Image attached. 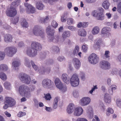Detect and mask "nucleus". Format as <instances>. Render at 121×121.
I'll list each match as a JSON object with an SVG mask.
<instances>
[{
  "instance_id": "obj_24",
  "label": "nucleus",
  "mask_w": 121,
  "mask_h": 121,
  "mask_svg": "<svg viewBox=\"0 0 121 121\" xmlns=\"http://www.w3.org/2000/svg\"><path fill=\"white\" fill-rule=\"evenodd\" d=\"M20 0H14L11 3L10 6L16 8V7L20 5Z\"/></svg>"
},
{
  "instance_id": "obj_51",
  "label": "nucleus",
  "mask_w": 121,
  "mask_h": 121,
  "mask_svg": "<svg viewBox=\"0 0 121 121\" xmlns=\"http://www.w3.org/2000/svg\"><path fill=\"white\" fill-rule=\"evenodd\" d=\"M49 19L48 17V16H47L46 18L44 19L42 18L41 20V22L42 23L43 22L44 23L46 22Z\"/></svg>"
},
{
  "instance_id": "obj_48",
  "label": "nucleus",
  "mask_w": 121,
  "mask_h": 121,
  "mask_svg": "<svg viewBox=\"0 0 121 121\" xmlns=\"http://www.w3.org/2000/svg\"><path fill=\"white\" fill-rule=\"evenodd\" d=\"M31 62L33 68L35 70H37L38 68V66L35 64L34 63L33 61H31Z\"/></svg>"
},
{
  "instance_id": "obj_15",
  "label": "nucleus",
  "mask_w": 121,
  "mask_h": 121,
  "mask_svg": "<svg viewBox=\"0 0 121 121\" xmlns=\"http://www.w3.org/2000/svg\"><path fill=\"white\" fill-rule=\"evenodd\" d=\"M101 67L102 69H109L110 68V65L108 61L103 60L100 63Z\"/></svg>"
},
{
  "instance_id": "obj_19",
  "label": "nucleus",
  "mask_w": 121,
  "mask_h": 121,
  "mask_svg": "<svg viewBox=\"0 0 121 121\" xmlns=\"http://www.w3.org/2000/svg\"><path fill=\"white\" fill-rule=\"evenodd\" d=\"M75 107L73 104L72 103L69 104L67 108V111L68 113L69 114L72 113L75 109Z\"/></svg>"
},
{
  "instance_id": "obj_36",
  "label": "nucleus",
  "mask_w": 121,
  "mask_h": 121,
  "mask_svg": "<svg viewBox=\"0 0 121 121\" xmlns=\"http://www.w3.org/2000/svg\"><path fill=\"white\" fill-rule=\"evenodd\" d=\"M114 111L113 109L110 108H109L107 110L106 115L108 116L110 115V113L112 114L113 113Z\"/></svg>"
},
{
  "instance_id": "obj_1",
  "label": "nucleus",
  "mask_w": 121,
  "mask_h": 121,
  "mask_svg": "<svg viewBox=\"0 0 121 121\" xmlns=\"http://www.w3.org/2000/svg\"><path fill=\"white\" fill-rule=\"evenodd\" d=\"M62 78L63 81L67 84H69L70 81L71 85L72 86L75 87L78 86L79 83V79L78 75L76 74H73L70 78L68 77L66 74L64 73L62 75Z\"/></svg>"
},
{
  "instance_id": "obj_32",
  "label": "nucleus",
  "mask_w": 121,
  "mask_h": 121,
  "mask_svg": "<svg viewBox=\"0 0 121 121\" xmlns=\"http://www.w3.org/2000/svg\"><path fill=\"white\" fill-rule=\"evenodd\" d=\"M22 25L23 27H27L28 26V23L25 19H22Z\"/></svg>"
},
{
  "instance_id": "obj_47",
  "label": "nucleus",
  "mask_w": 121,
  "mask_h": 121,
  "mask_svg": "<svg viewBox=\"0 0 121 121\" xmlns=\"http://www.w3.org/2000/svg\"><path fill=\"white\" fill-rule=\"evenodd\" d=\"M116 103L118 107L121 108V100L120 99H117Z\"/></svg>"
},
{
  "instance_id": "obj_42",
  "label": "nucleus",
  "mask_w": 121,
  "mask_h": 121,
  "mask_svg": "<svg viewBox=\"0 0 121 121\" xmlns=\"http://www.w3.org/2000/svg\"><path fill=\"white\" fill-rule=\"evenodd\" d=\"M82 48L83 52H86L88 49V47L86 45H83Z\"/></svg>"
},
{
  "instance_id": "obj_13",
  "label": "nucleus",
  "mask_w": 121,
  "mask_h": 121,
  "mask_svg": "<svg viewBox=\"0 0 121 121\" xmlns=\"http://www.w3.org/2000/svg\"><path fill=\"white\" fill-rule=\"evenodd\" d=\"M24 5L26 7V11L27 13H33L35 12V8L30 4L25 3H24Z\"/></svg>"
},
{
  "instance_id": "obj_25",
  "label": "nucleus",
  "mask_w": 121,
  "mask_h": 121,
  "mask_svg": "<svg viewBox=\"0 0 121 121\" xmlns=\"http://www.w3.org/2000/svg\"><path fill=\"white\" fill-rule=\"evenodd\" d=\"M87 113L89 114V117L90 118H92L93 116V113L92 108L91 107L88 108Z\"/></svg>"
},
{
  "instance_id": "obj_59",
  "label": "nucleus",
  "mask_w": 121,
  "mask_h": 121,
  "mask_svg": "<svg viewBox=\"0 0 121 121\" xmlns=\"http://www.w3.org/2000/svg\"><path fill=\"white\" fill-rule=\"evenodd\" d=\"M117 86L115 85H112L110 88L113 90L116 89H117Z\"/></svg>"
},
{
  "instance_id": "obj_55",
  "label": "nucleus",
  "mask_w": 121,
  "mask_h": 121,
  "mask_svg": "<svg viewBox=\"0 0 121 121\" xmlns=\"http://www.w3.org/2000/svg\"><path fill=\"white\" fill-rule=\"evenodd\" d=\"M97 88V87L96 85L94 86L92 88L91 90L89 92L90 93H92L95 89Z\"/></svg>"
},
{
  "instance_id": "obj_40",
  "label": "nucleus",
  "mask_w": 121,
  "mask_h": 121,
  "mask_svg": "<svg viewBox=\"0 0 121 121\" xmlns=\"http://www.w3.org/2000/svg\"><path fill=\"white\" fill-rule=\"evenodd\" d=\"M79 50V47L78 46V45L76 46L73 53L74 55H75V54H77Z\"/></svg>"
},
{
  "instance_id": "obj_12",
  "label": "nucleus",
  "mask_w": 121,
  "mask_h": 121,
  "mask_svg": "<svg viewBox=\"0 0 121 121\" xmlns=\"http://www.w3.org/2000/svg\"><path fill=\"white\" fill-rule=\"evenodd\" d=\"M4 103L8 104L9 106V107H13L16 104V101L13 98L8 96L5 97Z\"/></svg>"
},
{
  "instance_id": "obj_17",
  "label": "nucleus",
  "mask_w": 121,
  "mask_h": 121,
  "mask_svg": "<svg viewBox=\"0 0 121 121\" xmlns=\"http://www.w3.org/2000/svg\"><path fill=\"white\" fill-rule=\"evenodd\" d=\"M83 110L81 107H78L74 109V115L77 116H80L82 114Z\"/></svg>"
},
{
  "instance_id": "obj_22",
  "label": "nucleus",
  "mask_w": 121,
  "mask_h": 121,
  "mask_svg": "<svg viewBox=\"0 0 121 121\" xmlns=\"http://www.w3.org/2000/svg\"><path fill=\"white\" fill-rule=\"evenodd\" d=\"M110 5V3L108 0L104 1L102 4V7L105 9H108Z\"/></svg>"
},
{
  "instance_id": "obj_8",
  "label": "nucleus",
  "mask_w": 121,
  "mask_h": 121,
  "mask_svg": "<svg viewBox=\"0 0 121 121\" xmlns=\"http://www.w3.org/2000/svg\"><path fill=\"white\" fill-rule=\"evenodd\" d=\"M6 13L8 16L13 17L16 16L17 13V11L15 8L10 6L9 8L7 9Z\"/></svg>"
},
{
  "instance_id": "obj_49",
  "label": "nucleus",
  "mask_w": 121,
  "mask_h": 121,
  "mask_svg": "<svg viewBox=\"0 0 121 121\" xmlns=\"http://www.w3.org/2000/svg\"><path fill=\"white\" fill-rule=\"evenodd\" d=\"M45 99L47 100H50L51 98V97L50 94H47L45 95Z\"/></svg>"
},
{
  "instance_id": "obj_11",
  "label": "nucleus",
  "mask_w": 121,
  "mask_h": 121,
  "mask_svg": "<svg viewBox=\"0 0 121 121\" xmlns=\"http://www.w3.org/2000/svg\"><path fill=\"white\" fill-rule=\"evenodd\" d=\"M55 83L56 87L59 89L62 90L63 92L66 91L67 87L66 86L63 85L59 78L56 79Z\"/></svg>"
},
{
  "instance_id": "obj_31",
  "label": "nucleus",
  "mask_w": 121,
  "mask_h": 121,
  "mask_svg": "<svg viewBox=\"0 0 121 121\" xmlns=\"http://www.w3.org/2000/svg\"><path fill=\"white\" fill-rule=\"evenodd\" d=\"M8 69L7 66L5 64H2L0 65V70L6 71Z\"/></svg>"
},
{
  "instance_id": "obj_28",
  "label": "nucleus",
  "mask_w": 121,
  "mask_h": 121,
  "mask_svg": "<svg viewBox=\"0 0 121 121\" xmlns=\"http://www.w3.org/2000/svg\"><path fill=\"white\" fill-rule=\"evenodd\" d=\"M44 7V6L43 4L41 3L38 2L36 3V7L37 9L39 10H42L43 9Z\"/></svg>"
},
{
  "instance_id": "obj_9",
  "label": "nucleus",
  "mask_w": 121,
  "mask_h": 121,
  "mask_svg": "<svg viewBox=\"0 0 121 121\" xmlns=\"http://www.w3.org/2000/svg\"><path fill=\"white\" fill-rule=\"evenodd\" d=\"M19 77L24 83L27 84H29L30 82V78L29 76L24 73H20Z\"/></svg>"
},
{
  "instance_id": "obj_41",
  "label": "nucleus",
  "mask_w": 121,
  "mask_h": 121,
  "mask_svg": "<svg viewBox=\"0 0 121 121\" xmlns=\"http://www.w3.org/2000/svg\"><path fill=\"white\" fill-rule=\"evenodd\" d=\"M5 54L3 52L0 51V60H2L4 59Z\"/></svg>"
},
{
  "instance_id": "obj_5",
  "label": "nucleus",
  "mask_w": 121,
  "mask_h": 121,
  "mask_svg": "<svg viewBox=\"0 0 121 121\" xmlns=\"http://www.w3.org/2000/svg\"><path fill=\"white\" fill-rule=\"evenodd\" d=\"M18 91L20 95L23 96L25 95H26L27 94H30L28 87L24 84L19 86Z\"/></svg>"
},
{
  "instance_id": "obj_44",
  "label": "nucleus",
  "mask_w": 121,
  "mask_h": 121,
  "mask_svg": "<svg viewBox=\"0 0 121 121\" xmlns=\"http://www.w3.org/2000/svg\"><path fill=\"white\" fill-rule=\"evenodd\" d=\"M117 8L118 12L119 13H121V2L118 4Z\"/></svg>"
},
{
  "instance_id": "obj_46",
  "label": "nucleus",
  "mask_w": 121,
  "mask_h": 121,
  "mask_svg": "<svg viewBox=\"0 0 121 121\" xmlns=\"http://www.w3.org/2000/svg\"><path fill=\"white\" fill-rule=\"evenodd\" d=\"M26 115V113L22 112H20L17 114V116L18 117H22Z\"/></svg>"
},
{
  "instance_id": "obj_2",
  "label": "nucleus",
  "mask_w": 121,
  "mask_h": 121,
  "mask_svg": "<svg viewBox=\"0 0 121 121\" xmlns=\"http://www.w3.org/2000/svg\"><path fill=\"white\" fill-rule=\"evenodd\" d=\"M31 47V48H28L26 51L27 55L31 57L35 56L37 54V51L40 50L42 49L41 44L36 42H32Z\"/></svg>"
},
{
  "instance_id": "obj_64",
  "label": "nucleus",
  "mask_w": 121,
  "mask_h": 121,
  "mask_svg": "<svg viewBox=\"0 0 121 121\" xmlns=\"http://www.w3.org/2000/svg\"><path fill=\"white\" fill-rule=\"evenodd\" d=\"M72 6V4L70 2L68 3L67 4V7L69 9H70Z\"/></svg>"
},
{
  "instance_id": "obj_61",
  "label": "nucleus",
  "mask_w": 121,
  "mask_h": 121,
  "mask_svg": "<svg viewBox=\"0 0 121 121\" xmlns=\"http://www.w3.org/2000/svg\"><path fill=\"white\" fill-rule=\"evenodd\" d=\"M34 102L35 106H38V100L36 99H34Z\"/></svg>"
},
{
  "instance_id": "obj_56",
  "label": "nucleus",
  "mask_w": 121,
  "mask_h": 121,
  "mask_svg": "<svg viewBox=\"0 0 121 121\" xmlns=\"http://www.w3.org/2000/svg\"><path fill=\"white\" fill-rule=\"evenodd\" d=\"M9 107V106L8 104L6 103L3 106V108L4 109H7Z\"/></svg>"
},
{
  "instance_id": "obj_37",
  "label": "nucleus",
  "mask_w": 121,
  "mask_h": 121,
  "mask_svg": "<svg viewBox=\"0 0 121 121\" xmlns=\"http://www.w3.org/2000/svg\"><path fill=\"white\" fill-rule=\"evenodd\" d=\"M67 23L69 25H71L73 24L74 22V20L72 18H69L67 19Z\"/></svg>"
},
{
  "instance_id": "obj_35",
  "label": "nucleus",
  "mask_w": 121,
  "mask_h": 121,
  "mask_svg": "<svg viewBox=\"0 0 121 121\" xmlns=\"http://www.w3.org/2000/svg\"><path fill=\"white\" fill-rule=\"evenodd\" d=\"M4 85L6 89L8 90L10 89L11 87V85L9 82H5Z\"/></svg>"
},
{
  "instance_id": "obj_21",
  "label": "nucleus",
  "mask_w": 121,
  "mask_h": 121,
  "mask_svg": "<svg viewBox=\"0 0 121 121\" xmlns=\"http://www.w3.org/2000/svg\"><path fill=\"white\" fill-rule=\"evenodd\" d=\"M111 98L109 95L108 94H106L104 96V100L106 103L110 104L111 102Z\"/></svg>"
},
{
  "instance_id": "obj_58",
  "label": "nucleus",
  "mask_w": 121,
  "mask_h": 121,
  "mask_svg": "<svg viewBox=\"0 0 121 121\" xmlns=\"http://www.w3.org/2000/svg\"><path fill=\"white\" fill-rule=\"evenodd\" d=\"M87 22H84L82 23V27L85 28L87 27L88 26V24Z\"/></svg>"
},
{
  "instance_id": "obj_26",
  "label": "nucleus",
  "mask_w": 121,
  "mask_h": 121,
  "mask_svg": "<svg viewBox=\"0 0 121 121\" xmlns=\"http://www.w3.org/2000/svg\"><path fill=\"white\" fill-rule=\"evenodd\" d=\"M70 33L69 31H64L62 35V37L64 39H65L69 37L70 36Z\"/></svg>"
},
{
  "instance_id": "obj_30",
  "label": "nucleus",
  "mask_w": 121,
  "mask_h": 121,
  "mask_svg": "<svg viewBox=\"0 0 121 121\" xmlns=\"http://www.w3.org/2000/svg\"><path fill=\"white\" fill-rule=\"evenodd\" d=\"M110 30V28L109 27H106L103 28L102 29L101 33L103 34H107L109 32Z\"/></svg>"
},
{
  "instance_id": "obj_16",
  "label": "nucleus",
  "mask_w": 121,
  "mask_h": 121,
  "mask_svg": "<svg viewBox=\"0 0 121 121\" xmlns=\"http://www.w3.org/2000/svg\"><path fill=\"white\" fill-rule=\"evenodd\" d=\"M90 101L91 100L89 98L84 97L81 99L80 103L82 106H84L89 104Z\"/></svg>"
},
{
  "instance_id": "obj_43",
  "label": "nucleus",
  "mask_w": 121,
  "mask_h": 121,
  "mask_svg": "<svg viewBox=\"0 0 121 121\" xmlns=\"http://www.w3.org/2000/svg\"><path fill=\"white\" fill-rule=\"evenodd\" d=\"M43 0L44 2L46 3L48 2L50 4H51L53 2L58 1V0Z\"/></svg>"
},
{
  "instance_id": "obj_62",
  "label": "nucleus",
  "mask_w": 121,
  "mask_h": 121,
  "mask_svg": "<svg viewBox=\"0 0 121 121\" xmlns=\"http://www.w3.org/2000/svg\"><path fill=\"white\" fill-rule=\"evenodd\" d=\"M26 63H25L26 65L28 67H30V63H29V62H28L27 60L26 61Z\"/></svg>"
},
{
  "instance_id": "obj_53",
  "label": "nucleus",
  "mask_w": 121,
  "mask_h": 121,
  "mask_svg": "<svg viewBox=\"0 0 121 121\" xmlns=\"http://www.w3.org/2000/svg\"><path fill=\"white\" fill-rule=\"evenodd\" d=\"M60 99L59 97H56L54 99L53 103L57 104V102Z\"/></svg>"
},
{
  "instance_id": "obj_33",
  "label": "nucleus",
  "mask_w": 121,
  "mask_h": 121,
  "mask_svg": "<svg viewBox=\"0 0 121 121\" xmlns=\"http://www.w3.org/2000/svg\"><path fill=\"white\" fill-rule=\"evenodd\" d=\"M0 78L3 80H6L7 78L6 75L3 73H0Z\"/></svg>"
},
{
  "instance_id": "obj_23",
  "label": "nucleus",
  "mask_w": 121,
  "mask_h": 121,
  "mask_svg": "<svg viewBox=\"0 0 121 121\" xmlns=\"http://www.w3.org/2000/svg\"><path fill=\"white\" fill-rule=\"evenodd\" d=\"M12 35L9 34L5 35L4 37V40L6 42H12Z\"/></svg>"
},
{
  "instance_id": "obj_57",
  "label": "nucleus",
  "mask_w": 121,
  "mask_h": 121,
  "mask_svg": "<svg viewBox=\"0 0 121 121\" xmlns=\"http://www.w3.org/2000/svg\"><path fill=\"white\" fill-rule=\"evenodd\" d=\"M4 113L6 116L8 117H10L11 115V114L7 111H6L4 112Z\"/></svg>"
},
{
  "instance_id": "obj_29",
  "label": "nucleus",
  "mask_w": 121,
  "mask_h": 121,
  "mask_svg": "<svg viewBox=\"0 0 121 121\" xmlns=\"http://www.w3.org/2000/svg\"><path fill=\"white\" fill-rule=\"evenodd\" d=\"M99 28L98 26H95L93 28L92 33L93 35H95L97 34L99 32Z\"/></svg>"
},
{
  "instance_id": "obj_20",
  "label": "nucleus",
  "mask_w": 121,
  "mask_h": 121,
  "mask_svg": "<svg viewBox=\"0 0 121 121\" xmlns=\"http://www.w3.org/2000/svg\"><path fill=\"white\" fill-rule=\"evenodd\" d=\"M51 71L50 68H46L45 69L44 67H42L39 70V73L41 74H44L46 73H49Z\"/></svg>"
},
{
  "instance_id": "obj_34",
  "label": "nucleus",
  "mask_w": 121,
  "mask_h": 121,
  "mask_svg": "<svg viewBox=\"0 0 121 121\" xmlns=\"http://www.w3.org/2000/svg\"><path fill=\"white\" fill-rule=\"evenodd\" d=\"M20 65V63L19 61H14L12 63V66L15 68L18 67Z\"/></svg>"
},
{
  "instance_id": "obj_4",
  "label": "nucleus",
  "mask_w": 121,
  "mask_h": 121,
  "mask_svg": "<svg viewBox=\"0 0 121 121\" xmlns=\"http://www.w3.org/2000/svg\"><path fill=\"white\" fill-rule=\"evenodd\" d=\"M46 31L48 35L51 36L49 37V39L50 41H52L54 40H56V41L57 42L59 41V37L58 36H56V38H54V37L53 36L54 35L55 31L53 29H51L50 26H48L47 27Z\"/></svg>"
},
{
  "instance_id": "obj_7",
  "label": "nucleus",
  "mask_w": 121,
  "mask_h": 121,
  "mask_svg": "<svg viewBox=\"0 0 121 121\" xmlns=\"http://www.w3.org/2000/svg\"><path fill=\"white\" fill-rule=\"evenodd\" d=\"M17 51L16 48L13 47H7L4 50V52L6 54L10 57L12 56Z\"/></svg>"
},
{
  "instance_id": "obj_10",
  "label": "nucleus",
  "mask_w": 121,
  "mask_h": 121,
  "mask_svg": "<svg viewBox=\"0 0 121 121\" xmlns=\"http://www.w3.org/2000/svg\"><path fill=\"white\" fill-rule=\"evenodd\" d=\"M33 32L35 35L37 36H41L44 33V31L41 27L37 25L35 26L33 28Z\"/></svg>"
},
{
  "instance_id": "obj_63",
  "label": "nucleus",
  "mask_w": 121,
  "mask_h": 121,
  "mask_svg": "<svg viewBox=\"0 0 121 121\" xmlns=\"http://www.w3.org/2000/svg\"><path fill=\"white\" fill-rule=\"evenodd\" d=\"M64 58L63 57H59L57 59L59 61H61L63 60Z\"/></svg>"
},
{
  "instance_id": "obj_50",
  "label": "nucleus",
  "mask_w": 121,
  "mask_h": 121,
  "mask_svg": "<svg viewBox=\"0 0 121 121\" xmlns=\"http://www.w3.org/2000/svg\"><path fill=\"white\" fill-rule=\"evenodd\" d=\"M19 17H16L13 20V23L14 24H16L18 21Z\"/></svg>"
},
{
  "instance_id": "obj_6",
  "label": "nucleus",
  "mask_w": 121,
  "mask_h": 121,
  "mask_svg": "<svg viewBox=\"0 0 121 121\" xmlns=\"http://www.w3.org/2000/svg\"><path fill=\"white\" fill-rule=\"evenodd\" d=\"M90 63L93 64H95L98 63L99 61L98 56L95 53H92L88 58Z\"/></svg>"
},
{
  "instance_id": "obj_52",
  "label": "nucleus",
  "mask_w": 121,
  "mask_h": 121,
  "mask_svg": "<svg viewBox=\"0 0 121 121\" xmlns=\"http://www.w3.org/2000/svg\"><path fill=\"white\" fill-rule=\"evenodd\" d=\"M53 48H54V51L56 53L59 52L60 50L59 47L56 46H54L53 47Z\"/></svg>"
},
{
  "instance_id": "obj_38",
  "label": "nucleus",
  "mask_w": 121,
  "mask_h": 121,
  "mask_svg": "<svg viewBox=\"0 0 121 121\" xmlns=\"http://www.w3.org/2000/svg\"><path fill=\"white\" fill-rule=\"evenodd\" d=\"M110 52L108 51H106L104 55V57L106 58L109 59L110 58Z\"/></svg>"
},
{
  "instance_id": "obj_18",
  "label": "nucleus",
  "mask_w": 121,
  "mask_h": 121,
  "mask_svg": "<svg viewBox=\"0 0 121 121\" xmlns=\"http://www.w3.org/2000/svg\"><path fill=\"white\" fill-rule=\"evenodd\" d=\"M72 62L75 67L77 69L79 68L81 66L80 62L79 60L76 58H73Z\"/></svg>"
},
{
  "instance_id": "obj_54",
  "label": "nucleus",
  "mask_w": 121,
  "mask_h": 121,
  "mask_svg": "<svg viewBox=\"0 0 121 121\" xmlns=\"http://www.w3.org/2000/svg\"><path fill=\"white\" fill-rule=\"evenodd\" d=\"M76 121H88L86 119L83 118H78Z\"/></svg>"
},
{
  "instance_id": "obj_3",
  "label": "nucleus",
  "mask_w": 121,
  "mask_h": 121,
  "mask_svg": "<svg viewBox=\"0 0 121 121\" xmlns=\"http://www.w3.org/2000/svg\"><path fill=\"white\" fill-rule=\"evenodd\" d=\"M104 9L101 8H99L97 11L94 10L92 12V15L94 17H97V19L103 20L104 19Z\"/></svg>"
},
{
  "instance_id": "obj_14",
  "label": "nucleus",
  "mask_w": 121,
  "mask_h": 121,
  "mask_svg": "<svg viewBox=\"0 0 121 121\" xmlns=\"http://www.w3.org/2000/svg\"><path fill=\"white\" fill-rule=\"evenodd\" d=\"M53 83L51 80L46 79H44L43 81L42 84L44 87H47L50 88L52 86Z\"/></svg>"
},
{
  "instance_id": "obj_45",
  "label": "nucleus",
  "mask_w": 121,
  "mask_h": 121,
  "mask_svg": "<svg viewBox=\"0 0 121 121\" xmlns=\"http://www.w3.org/2000/svg\"><path fill=\"white\" fill-rule=\"evenodd\" d=\"M73 95L75 98H77L79 96V94L78 91L76 90H74L73 91Z\"/></svg>"
},
{
  "instance_id": "obj_39",
  "label": "nucleus",
  "mask_w": 121,
  "mask_h": 121,
  "mask_svg": "<svg viewBox=\"0 0 121 121\" xmlns=\"http://www.w3.org/2000/svg\"><path fill=\"white\" fill-rule=\"evenodd\" d=\"M51 24L52 26L54 28H56L58 25V24L54 20L52 21Z\"/></svg>"
},
{
  "instance_id": "obj_60",
  "label": "nucleus",
  "mask_w": 121,
  "mask_h": 121,
  "mask_svg": "<svg viewBox=\"0 0 121 121\" xmlns=\"http://www.w3.org/2000/svg\"><path fill=\"white\" fill-rule=\"evenodd\" d=\"M65 16H62L61 18V20L62 22H65L66 21V20L64 18Z\"/></svg>"
},
{
  "instance_id": "obj_27",
  "label": "nucleus",
  "mask_w": 121,
  "mask_h": 121,
  "mask_svg": "<svg viewBox=\"0 0 121 121\" xmlns=\"http://www.w3.org/2000/svg\"><path fill=\"white\" fill-rule=\"evenodd\" d=\"M78 35L81 36H85L86 35V32L83 29L80 30L78 32Z\"/></svg>"
}]
</instances>
